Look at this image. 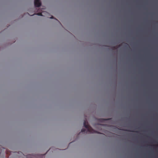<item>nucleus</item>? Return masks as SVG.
Listing matches in <instances>:
<instances>
[{
	"mask_svg": "<svg viewBox=\"0 0 158 158\" xmlns=\"http://www.w3.org/2000/svg\"><path fill=\"white\" fill-rule=\"evenodd\" d=\"M84 126L87 129V131L86 133L89 132L90 133H95L101 134V133L98 132L94 130L88 124V123L87 120H85L84 122Z\"/></svg>",
	"mask_w": 158,
	"mask_h": 158,
	"instance_id": "f257e3e1",
	"label": "nucleus"
},
{
	"mask_svg": "<svg viewBox=\"0 0 158 158\" xmlns=\"http://www.w3.org/2000/svg\"><path fill=\"white\" fill-rule=\"evenodd\" d=\"M45 154L41 155H28L27 156V158H33L34 157H43Z\"/></svg>",
	"mask_w": 158,
	"mask_h": 158,
	"instance_id": "f03ea898",
	"label": "nucleus"
},
{
	"mask_svg": "<svg viewBox=\"0 0 158 158\" xmlns=\"http://www.w3.org/2000/svg\"><path fill=\"white\" fill-rule=\"evenodd\" d=\"M41 4V2L40 0H35L34 5L35 7H40Z\"/></svg>",
	"mask_w": 158,
	"mask_h": 158,
	"instance_id": "7ed1b4c3",
	"label": "nucleus"
},
{
	"mask_svg": "<svg viewBox=\"0 0 158 158\" xmlns=\"http://www.w3.org/2000/svg\"><path fill=\"white\" fill-rule=\"evenodd\" d=\"M35 15H37L39 16H43L42 13L41 12L38 13L37 14H35Z\"/></svg>",
	"mask_w": 158,
	"mask_h": 158,
	"instance_id": "20e7f679",
	"label": "nucleus"
},
{
	"mask_svg": "<svg viewBox=\"0 0 158 158\" xmlns=\"http://www.w3.org/2000/svg\"><path fill=\"white\" fill-rule=\"evenodd\" d=\"M86 131V129L84 128H83L81 129V132L85 133Z\"/></svg>",
	"mask_w": 158,
	"mask_h": 158,
	"instance_id": "39448f33",
	"label": "nucleus"
},
{
	"mask_svg": "<svg viewBox=\"0 0 158 158\" xmlns=\"http://www.w3.org/2000/svg\"><path fill=\"white\" fill-rule=\"evenodd\" d=\"M112 50L116 49H117V48L115 46H113L112 47Z\"/></svg>",
	"mask_w": 158,
	"mask_h": 158,
	"instance_id": "423d86ee",
	"label": "nucleus"
},
{
	"mask_svg": "<svg viewBox=\"0 0 158 158\" xmlns=\"http://www.w3.org/2000/svg\"><path fill=\"white\" fill-rule=\"evenodd\" d=\"M128 131H131V132H135V131H131V130H128Z\"/></svg>",
	"mask_w": 158,
	"mask_h": 158,
	"instance_id": "0eeeda50",
	"label": "nucleus"
},
{
	"mask_svg": "<svg viewBox=\"0 0 158 158\" xmlns=\"http://www.w3.org/2000/svg\"><path fill=\"white\" fill-rule=\"evenodd\" d=\"M50 18H51V19H53V16H52Z\"/></svg>",
	"mask_w": 158,
	"mask_h": 158,
	"instance_id": "6e6552de",
	"label": "nucleus"
},
{
	"mask_svg": "<svg viewBox=\"0 0 158 158\" xmlns=\"http://www.w3.org/2000/svg\"><path fill=\"white\" fill-rule=\"evenodd\" d=\"M104 125V124H101L100 125V126H104V125Z\"/></svg>",
	"mask_w": 158,
	"mask_h": 158,
	"instance_id": "1a4fd4ad",
	"label": "nucleus"
},
{
	"mask_svg": "<svg viewBox=\"0 0 158 158\" xmlns=\"http://www.w3.org/2000/svg\"><path fill=\"white\" fill-rule=\"evenodd\" d=\"M56 20H57V21H58V22H59V21L57 20V19H56Z\"/></svg>",
	"mask_w": 158,
	"mask_h": 158,
	"instance_id": "9d476101",
	"label": "nucleus"
}]
</instances>
